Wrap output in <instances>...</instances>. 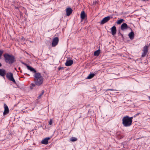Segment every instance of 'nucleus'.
I'll return each mask as SVG.
<instances>
[{"label":"nucleus","mask_w":150,"mask_h":150,"mask_svg":"<svg viewBox=\"0 0 150 150\" xmlns=\"http://www.w3.org/2000/svg\"><path fill=\"white\" fill-rule=\"evenodd\" d=\"M22 63L25 65L29 70L35 73L34 75V77L35 84L38 86L41 85L43 83V78L41 75L40 73L38 72H37L36 70L34 68L29 66L26 63L22 62Z\"/></svg>","instance_id":"1"},{"label":"nucleus","mask_w":150,"mask_h":150,"mask_svg":"<svg viewBox=\"0 0 150 150\" xmlns=\"http://www.w3.org/2000/svg\"><path fill=\"white\" fill-rule=\"evenodd\" d=\"M3 56L4 61L6 63L12 64L16 61L14 56L12 54L6 53L3 54Z\"/></svg>","instance_id":"2"},{"label":"nucleus","mask_w":150,"mask_h":150,"mask_svg":"<svg viewBox=\"0 0 150 150\" xmlns=\"http://www.w3.org/2000/svg\"><path fill=\"white\" fill-rule=\"evenodd\" d=\"M133 117H129L128 116L124 117L122 119V123L124 126L127 127L130 126L132 124Z\"/></svg>","instance_id":"3"},{"label":"nucleus","mask_w":150,"mask_h":150,"mask_svg":"<svg viewBox=\"0 0 150 150\" xmlns=\"http://www.w3.org/2000/svg\"><path fill=\"white\" fill-rule=\"evenodd\" d=\"M6 76L7 78L9 80L13 82L15 84L16 83V82L13 78L12 73L11 72L7 73L6 74Z\"/></svg>","instance_id":"4"},{"label":"nucleus","mask_w":150,"mask_h":150,"mask_svg":"<svg viewBox=\"0 0 150 150\" xmlns=\"http://www.w3.org/2000/svg\"><path fill=\"white\" fill-rule=\"evenodd\" d=\"M127 29H129L132 30L131 28L128 26L126 23H124L121 25V29L122 30H124Z\"/></svg>","instance_id":"5"},{"label":"nucleus","mask_w":150,"mask_h":150,"mask_svg":"<svg viewBox=\"0 0 150 150\" xmlns=\"http://www.w3.org/2000/svg\"><path fill=\"white\" fill-rule=\"evenodd\" d=\"M148 46L146 45H145L144 47L143 50V52L142 55V57H145L147 54L148 51Z\"/></svg>","instance_id":"6"},{"label":"nucleus","mask_w":150,"mask_h":150,"mask_svg":"<svg viewBox=\"0 0 150 150\" xmlns=\"http://www.w3.org/2000/svg\"><path fill=\"white\" fill-rule=\"evenodd\" d=\"M59 42V38L57 37H56L54 38L52 42V46L53 47H54L56 46L58 44Z\"/></svg>","instance_id":"7"},{"label":"nucleus","mask_w":150,"mask_h":150,"mask_svg":"<svg viewBox=\"0 0 150 150\" xmlns=\"http://www.w3.org/2000/svg\"><path fill=\"white\" fill-rule=\"evenodd\" d=\"M110 19L109 16H108L104 18L100 22V24H103L108 21Z\"/></svg>","instance_id":"8"},{"label":"nucleus","mask_w":150,"mask_h":150,"mask_svg":"<svg viewBox=\"0 0 150 150\" xmlns=\"http://www.w3.org/2000/svg\"><path fill=\"white\" fill-rule=\"evenodd\" d=\"M4 111L3 112L4 115H5L8 114L9 112L8 108L7 105L6 104H4Z\"/></svg>","instance_id":"9"},{"label":"nucleus","mask_w":150,"mask_h":150,"mask_svg":"<svg viewBox=\"0 0 150 150\" xmlns=\"http://www.w3.org/2000/svg\"><path fill=\"white\" fill-rule=\"evenodd\" d=\"M50 139V137H46L41 141V143L44 144H47L48 143V140Z\"/></svg>","instance_id":"10"},{"label":"nucleus","mask_w":150,"mask_h":150,"mask_svg":"<svg viewBox=\"0 0 150 150\" xmlns=\"http://www.w3.org/2000/svg\"><path fill=\"white\" fill-rule=\"evenodd\" d=\"M67 15V16H69L72 13L73 10L70 8H67L66 9Z\"/></svg>","instance_id":"11"},{"label":"nucleus","mask_w":150,"mask_h":150,"mask_svg":"<svg viewBox=\"0 0 150 150\" xmlns=\"http://www.w3.org/2000/svg\"><path fill=\"white\" fill-rule=\"evenodd\" d=\"M111 29L112 34L113 35H114L116 33L117 30L116 27L115 26H113L111 28Z\"/></svg>","instance_id":"12"},{"label":"nucleus","mask_w":150,"mask_h":150,"mask_svg":"<svg viewBox=\"0 0 150 150\" xmlns=\"http://www.w3.org/2000/svg\"><path fill=\"white\" fill-rule=\"evenodd\" d=\"M73 63V61L71 60H67L65 63V65L67 66L71 65Z\"/></svg>","instance_id":"13"},{"label":"nucleus","mask_w":150,"mask_h":150,"mask_svg":"<svg viewBox=\"0 0 150 150\" xmlns=\"http://www.w3.org/2000/svg\"><path fill=\"white\" fill-rule=\"evenodd\" d=\"M86 17V13L84 11H83L81 12V20L84 19Z\"/></svg>","instance_id":"14"},{"label":"nucleus","mask_w":150,"mask_h":150,"mask_svg":"<svg viewBox=\"0 0 150 150\" xmlns=\"http://www.w3.org/2000/svg\"><path fill=\"white\" fill-rule=\"evenodd\" d=\"M6 74V71L4 69H0V75L4 76Z\"/></svg>","instance_id":"15"},{"label":"nucleus","mask_w":150,"mask_h":150,"mask_svg":"<svg viewBox=\"0 0 150 150\" xmlns=\"http://www.w3.org/2000/svg\"><path fill=\"white\" fill-rule=\"evenodd\" d=\"M128 36L131 40H133L134 37V35L133 32H131L128 34Z\"/></svg>","instance_id":"16"},{"label":"nucleus","mask_w":150,"mask_h":150,"mask_svg":"<svg viewBox=\"0 0 150 150\" xmlns=\"http://www.w3.org/2000/svg\"><path fill=\"white\" fill-rule=\"evenodd\" d=\"M95 75V74L94 73H91L88 76L87 78V79H91Z\"/></svg>","instance_id":"17"},{"label":"nucleus","mask_w":150,"mask_h":150,"mask_svg":"<svg viewBox=\"0 0 150 150\" xmlns=\"http://www.w3.org/2000/svg\"><path fill=\"white\" fill-rule=\"evenodd\" d=\"M100 50H98L96 51H95L94 53V55L95 56H98L100 53Z\"/></svg>","instance_id":"18"},{"label":"nucleus","mask_w":150,"mask_h":150,"mask_svg":"<svg viewBox=\"0 0 150 150\" xmlns=\"http://www.w3.org/2000/svg\"><path fill=\"white\" fill-rule=\"evenodd\" d=\"M124 21V20L122 19H120L119 20H118L117 22V24H121L123 21Z\"/></svg>","instance_id":"19"},{"label":"nucleus","mask_w":150,"mask_h":150,"mask_svg":"<svg viewBox=\"0 0 150 150\" xmlns=\"http://www.w3.org/2000/svg\"><path fill=\"white\" fill-rule=\"evenodd\" d=\"M77 140V139L75 137H72L70 139V141L72 142H75Z\"/></svg>","instance_id":"20"},{"label":"nucleus","mask_w":150,"mask_h":150,"mask_svg":"<svg viewBox=\"0 0 150 150\" xmlns=\"http://www.w3.org/2000/svg\"><path fill=\"white\" fill-rule=\"evenodd\" d=\"M4 53V51L0 50V59H1V57Z\"/></svg>","instance_id":"21"},{"label":"nucleus","mask_w":150,"mask_h":150,"mask_svg":"<svg viewBox=\"0 0 150 150\" xmlns=\"http://www.w3.org/2000/svg\"><path fill=\"white\" fill-rule=\"evenodd\" d=\"M35 85H36L35 84H34V83H31V86H30V88L31 89H32L33 88V87L35 86Z\"/></svg>","instance_id":"22"},{"label":"nucleus","mask_w":150,"mask_h":150,"mask_svg":"<svg viewBox=\"0 0 150 150\" xmlns=\"http://www.w3.org/2000/svg\"><path fill=\"white\" fill-rule=\"evenodd\" d=\"M52 123V120L51 119H50L49 122V124L50 125H51Z\"/></svg>","instance_id":"23"},{"label":"nucleus","mask_w":150,"mask_h":150,"mask_svg":"<svg viewBox=\"0 0 150 150\" xmlns=\"http://www.w3.org/2000/svg\"><path fill=\"white\" fill-rule=\"evenodd\" d=\"M140 114V112L137 113L135 115H134L133 116V117H135L139 115Z\"/></svg>","instance_id":"24"},{"label":"nucleus","mask_w":150,"mask_h":150,"mask_svg":"<svg viewBox=\"0 0 150 150\" xmlns=\"http://www.w3.org/2000/svg\"><path fill=\"white\" fill-rule=\"evenodd\" d=\"M118 35L119 36H121L122 38L123 37V35L119 31V33H118Z\"/></svg>","instance_id":"25"},{"label":"nucleus","mask_w":150,"mask_h":150,"mask_svg":"<svg viewBox=\"0 0 150 150\" xmlns=\"http://www.w3.org/2000/svg\"><path fill=\"white\" fill-rule=\"evenodd\" d=\"M62 69H64V68L63 67H59L58 68V70H60Z\"/></svg>","instance_id":"26"},{"label":"nucleus","mask_w":150,"mask_h":150,"mask_svg":"<svg viewBox=\"0 0 150 150\" xmlns=\"http://www.w3.org/2000/svg\"><path fill=\"white\" fill-rule=\"evenodd\" d=\"M44 91L43 90H42V92L40 94V95H41V96H42V95L44 93Z\"/></svg>","instance_id":"27"},{"label":"nucleus","mask_w":150,"mask_h":150,"mask_svg":"<svg viewBox=\"0 0 150 150\" xmlns=\"http://www.w3.org/2000/svg\"><path fill=\"white\" fill-rule=\"evenodd\" d=\"M21 39L22 40H25V38L23 37H22Z\"/></svg>","instance_id":"28"},{"label":"nucleus","mask_w":150,"mask_h":150,"mask_svg":"<svg viewBox=\"0 0 150 150\" xmlns=\"http://www.w3.org/2000/svg\"><path fill=\"white\" fill-rule=\"evenodd\" d=\"M41 97V95H40L39 96H38V98L39 99H40V98Z\"/></svg>","instance_id":"29"},{"label":"nucleus","mask_w":150,"mask_h":150,"mask_svg":"<svg viewBox=\"0 0 150 150\" xmlns=\"http://www.w3.org/2000/svg\"><path fill=\"white\" fill-rule=\"evenodd\" d=\"M123 138V137L122 136H120V139H122Z\"/></svg>","instance_id":"30"},{"label":"nucleus","mask_w":150,"mask_h":150,"mask_svg":"<svg viewBox=\"0 0 150 150\" xmlns=\"http://www.w3.org/2000/svg\"><path fill=\"white\" fill-rule=\"evenodd\" d=\"M2 66V64H1V63H0V67H1Z\"/></svg>","instance_id":"31"},{"label":"nucleus","mask_w":150,"mask_h":150,"mask_svg":"<svg viewBox=\"0 0 150 150\" xmlns=\"http://www.w3.org/2000/svg\"><path fill=\"white\" fill-rule=\"evenodd\" d=\"M112 90V89H108V90H107V91H111Z\"/></svg>","instance_id":"32"},{"label":"nucleus","mask_w":150,"mask_h":150,"mask_svg":"<svg viewBox=\"0 0 150 150\" xmlns=\"http://www.w3.org/2000/svg\"><path fill=\"white\" fill-rule=\"evenodd\" d=\"M18 69H19L20 70H21V68H20V67H19V68H18Z\"/></svg>","instance_id":"33"},{"label":"nucleus","mask_w":150,"mask_h":150,"mask_svg":"<svg viewBox=\"0 0 150 150\" xmlns=\"http://www.w3.org/2000/svg\"><path fill=\"white\" fill-rule=\"evenodd\" d=\"M149 99L150 100V96L149 97Z\"/></svg>","instance_id":"34"},{"label":"nucleus","mask_w":150,"mask_h":150,"mask_svg":"<svg viewBox=\"0 0 150 150\" xmlns=\"http://www.w3.org/2000/svg\"><path fill=\"white\" fill-rule=\"evenodd\" d=\"M20 71L21 72H22V71L21 70H20Z\"/></svg>","instance_id":"35"}]
</instances>
